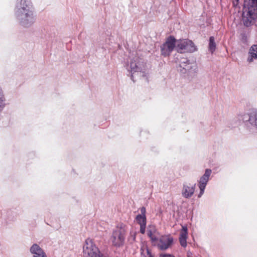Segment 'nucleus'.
Instances as JSON below:
<instances>
[{"label":"nucleus","mask_w":257,"mask_h":257,"mask_svg":"<svg viewBox=\"0 0 257 257\" xmlns=\"http://www.w3.org/2000/svg\"><path fill=\"white\" fill-rule=\"evenodd\" d=\"M176 46L177 40L172 36L168 37L161 46V55L164 57L169 56L174 48L176 49Z\"/></svg>","instance_id":"5"},{"label":"nucleus","mask_w":257,"mask_h":257,"mask_svg":"<svg viewBox=\"0 0 257 257\" xmlns=\"http://www.w3.org/2000/svg\"><path fill=\"white\" fill-rule=\"evenodd\" d=\"M211 173V170L210 169H206L204 174L200 178L199 182V187L200 190V192L198 195L199 197H200L203 195Z\"/></svg>","instance_id":"8"},{"label":"nucleus","mask_w":257,"mask_h":257,"mask_svg":"<svg viewBox=\"0 0 257 257\" xmlns=\"http://www.w3.org/2000/svg\"><path fill=\"white\" fill-rule=\"evenodd\" d=\"M180 67L182 68V69H180L182 73H187L188 74L193 75L195 74L197 71L196 64L188 61L182 63L180 65Z\"/></svg>","instance_id":"7"},{"label":"nucleus","mask_w":257,"mask_h":257,"mask_svg":"<svg viewBox=\"0 0 257 257\" xmlns=\"http://www.w3.org/2000/svg\"><path fill=\"white\" fill-rule=\"evenodd\" d=\"M253 59H257V45L252 46L249 51V56L247 61L250 62Z\"/></svg>","instance_id":"14"},{"label":"nucleus","mask_w":257,"mask_h":257,"mask_svg":"<svg viewBox=\"0 0 257 257\" xmlns=\"http://www.w3.org/2000/svg\"><path fill=\"white\" fill-rule=\"evenodd\" d=\"M244 5L257 8V0H244Z\"/></svg>","instance_id":"18"},{"label":"nucleus","mask_w":257,"mask_h":257,"mask_svg":"<svg viewBox=\"0 0 257 257\" xmlns=\"http://www.w3.org/2000/svg\"><path fill=\"white\" fill-rule=\"evenodd\" d=\"M176 50L180 53L193 52L197 49L194 43L188 39L177 40Z\"/></svg>","instance_id":"4"},{"label":"nucleus","mask_w":257,"mask_h":257,"mask_svg":"<svg viewBox=\"0 0 257 257\" xmlns=\"http://www.w3.org/2000/svg\"><path fill=\"white\" fill-rule=\"evenodd\" d=\"M142 213H144L145 212V209L144 208H142L141 209Z\"/></svg>","instance_id":"24"},{"label":"nucleus","mask_w":257,"mask_h":257,"mask_svg":"<svg viewBox=\"0 0 257 257\" xmlns=\"http://www.w3.org/2000/svg\"><path fill=\"white\" fill-rule=\"evenodd\" d=\"M160 257H174V256L171 254H161Z\"/></svg>","instance_id":"23"},{"label":"nucleus","mask_w":257,"mask_h":257,"mask_svg":"<svg viewBox=\"0 0 257 257\" xmlns=\"http://www.w3.org/2000/svg\"><path fill=\"white\" fill-rule=\"evenodd\" d=\"M148 234L153 241H156L158 239L159 234L153 227H150L148 230Z\"/></svg>","instance_id":"15"},{"label":"nucleus","mask_w":257,"mask_h":257,"mask_svg":"<svg viewBox=\"0 0 257 257\" xmlns=\"http://www.w3.org/2000/svg\"><path fill=\"white\" fill-rule=\"evenodd\" d=\"M187 238L179 237V240L181 245L183 247H186L187 245Z\"/></svg>","instance_id":"21"},{"label":"nucleus","mask_w":257,"mask_h":257,"mask_svg":"<svg viewBox=\"0 0 257 257\" xmlns=\"http://www.w3.org/2000/svg\"><path fill=\"white\" fill-rule=\"evenodd\" d=\"M195 189V184H184L181 192L182 196L186 198L191 197L194 193Z\"/></svg>","instance_id":"11"},{"label":"nucleus","mask_w":257,"mask_h":257,"mask_svg":"<svg viewBox=\"0 0 257 257\" xmlns=\"http://www.w3.org/2000/svg\"><path fill=\"white\" fill-rule=\"evenodd\" d=\"M173 238L170 235H164L159 238L157 245L161 249H166L172 244Z\"/></svg>","instance_id":"9"},{"label":"nucleus","mask_w":257,"mask_h":257,"mask_svg":"<svg viewBox=\"0 0 257 257\" xmlns=\"http://www.w3.org/2000/svg\"><path fill=\"white\" fill-rule=\"evenodd\" d=\"M130 69L132 73H141L145 70V65L138 58L133 60L130 63Z\"/></svg>","instance_id":"10"},{"label":"nucleus","mask_w":257,"mask_h":257,"mask_svg":"<svg viewBox=\"0 0 257 257\" xmlns=\"http://www.w3.org/2000/svg\"><path fill=\"white\" fill-rule=\"evenodd\" d=\"M125 231L124 228L117 227L112 232L110 241L112 244L116 246L123 244L125 238Z\"/></svg>","instance_id":"6"},{"label":"nucleus","mask_w":257,"mask_h":257,"mask_svg":"<svg viewBox=\"0 0 257 257\" xmlns=\"http://www.w3.org/2000/svg\"><path fill=\"white\" fill-rule=\"evenodd\" d=\"M249 123L257 128V112H252L249 115Z\"/></svg>","instance_id":"16"},{"label":"nucleus","mask_w":257,"mask_h":257,"mask_svg":"<svg viewBox=\"0 0 257 257\" xmlns=\"http://www.w3.org/2000/svg\"><path fill=\"white\" fill-rule=\"evenodd\" d=\"M257 8L244 5L242 13V21L244 24L249 26L254 23L257 18Z\"/></svg>","instance_id":"3"},{"label":"nucleus","mask_w":257,"mask_h":257,"mask_svg":"<svg viewBox=\"0 0 257 257\" xmlns=\"http://www.w3.org/2000/svg\"><path fill=\"white\" fill-rule=\"evenodd\" d=\"M136 220L140 225L141 232L143 234L145 232L146 224L145 215L144 214L137 215L136 217Z\"/></svg>","instance_id":"13"},{"label":"nucleus","mask_w":257,"mask_h":257,"mask_svg":"<svg viewBox=\"0 0 257 257\" xmlns=\"http://www.w3.org/2000/svg\"><path fill=\"white\" fill-rule=\"evenodd\" d=\"M188 232L187 228L186 226H182V229L180 231V237L187 238Z\"/></svg>","instance_id":"20"},{"label":"nucleus","mask_w":257,"mask_h":257,"mask_svg":"<svg viewBox=\"0 0 257 257\" xmlns=\"http://www.w3.org/2000/svg\"><path fill=\"white\" fill-rule=\"evenodd\" d=\"M235 1H236V2H237L238 0H235Z\"/></svg>","instance_id":"25"},{"label":"nucleus","mask_w":257,"mask_h":257,"mask_svg":"<svg viewBox=\"0 0 257 257\" xmlns=\"http://www.w3.org/2000/svg\"><path fill=\"white\" fill-rule=\"evenodd\" d=\"M141 251L142 257H153L147 246L146 244H143L141 249Z\"/></svg>","instance_id":"17"},{"label":"nucleus","mask_w":257,"mask_h":257,"mask_svg":"<svg viewBox=\"0 0 257 257\" xmlns=\"http://www.w3.org/2000/svg\"><path fill=\"white\" fill-rule=\"evenodd\" d=\"M30 252L33 257H47L44 250L37 244H33L30 247Z\"/></svg>","instance_id":"12"},{"label":"nucleus","mask_w":257,"mask_h":257,"mask_svg":"<svg viewBox=\"0 0 257 257\" xmlns=\"http://www.w3.org/2000/svg\"><path fill=\"white\" fill-rule=\"evenodd\" d=\"M215 48L216 45L214 42V38L213 37H211L209 39V50L211 51V53H213L215 51Z\"/></svg>","instance_id":"19"},{"label":"nucleus","mask_w":257,"mask_h":257,"mask_svg":"<svg viewBox=\"0 0 257 257\" xmlns=\"http://www.w3.org/2000/svg\"><path fill=\"white\" fill-rule=\"evenodd\" d=\"M84 257H102V255L93 240L90 238L85 240L83 246Z\"/></svg>","instance_id":"2"},{"label":"nucleus","mask_w":257,"mask_h":257,"mask_svg":"<svg viewBox=\"0 0 257 257\" xmlns=\"http://www.w3.org/2000/svg\"><path fill=\"white\" fill-rule=\"evenodd\" d=\"M136 238V232L132 231L131 232V237L129 238L130 241L135 240Z\"/></svg>","instance_id":"22"},{"label":"nucleus","mask_w":257,"mask_h":257,"mask_svg":"<svg viewBox=\"0 0 257 257\" xmlns=\"http://www.w3.org/2000/svg\"><path fill=\"white\" fill-rule=\"evenodd\" d=\"M17 17L20 24L25 27L32 25L36 16L32 3L29 0H21L20 6L17 12Z\"/></svg>","instance_id":"1"}]
</instances>
